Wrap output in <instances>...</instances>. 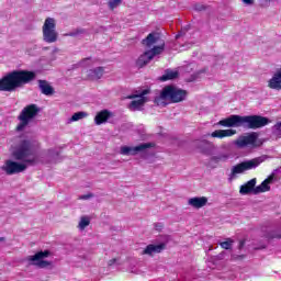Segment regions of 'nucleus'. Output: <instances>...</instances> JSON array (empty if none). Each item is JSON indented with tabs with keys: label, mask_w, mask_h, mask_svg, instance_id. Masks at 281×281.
<instances>
[{
	"label": "nucleus",
	"mask_w": 281,
	"mask_h": 281,
	"mask_svg": "<svg viewBox=\"0 0 281 281\" xmlns=\"http://www.w3.org/2000/svg\"><path fill=\"white\" fill-rule=\"evenodd\" d=\"M38 143L32 139H20L18 145L12 151V157L15 158L16 162L13 160H7L3 167V170L7 175H19V172H25L29 166H36L38 164V154L36 148Z\"/></svg>",
	"instance_id": "nucleus-1"
},
{
	"label": "nucleus",
	"mask_w": 281,
	"mask_h": 281,
	"mask_svg": "<svg viewBox=\"0 0 281 281\" xmlns=\"http://www.w3.org/2000/svg\"><path fill=\"white\" fill-rule=\"evenodd\" d=\"M36 80V72L30 70H15L0 79V91L12 93L24 85Z\"/></svg>",
	"instance_id": "nucleus-2"
},
{
	"label": "nucleus",
	"mask_w": 281,
	"mask_h": 281,
	"mask_svg": "<svg viewBox=\"0 0 281 281\" xmlns=\"http://www.w3.org/2000/svg\"><path fill=\"white\" fill-rule=\"evenodd\" d=\"M220 126H225L226 128H262L269 124V119L260 115H248V116H240L233 114L227 119L221 120L218 122Z\"/></svg>",
	"instance_id": "nucleus-3"
},
{
	"label": "nucleus",
	"mask_w": 281,
	"mask_h": 281,
	"mask_svg": "<svg viewBox=\"0 0 281 281\" xmlns=\"http://www.w3.org/2000/svg\"><path fill=\"white\" fill-rule=\"evenodd\" d=\"M143 45H145L148 50L138 57L136 61L138 67H146L155 56L164 54L166 49V42L161 40L158 33H149L147 37L143 40Z\"/></svg>",
	"instance_id": "nucleus-4"
},
{
	"label": "nucleus",
	"mask_w": 281,
	"mask_h": 281,
	"mask_svg": "<svg viewBox=\"0 0 281 281\" xmlns=\"http://www.w3.org/2000/svg\"><path fill=\"white\" fill-rule=\"evenodd\" d=\"M188 98V91L175 86H166L160 94L155 98V103L158 106H168V104H177L183 102Z\"/></svg>",
	"instance_id": "nucleus-5"
},
{
	"label": "nucleus",
	"mask_w": 281,
	"mask_h": 281,
	"mask_svg": "<svg viewBox=\"0 0 281 281\" xmlns=\"http://www.w3.org/2000/svg\"><path fill=\"white\" fill-rule=\"evenodd\" d=\"M41 113V108L36 104H29L26 105L18 116L20 123L16 126V131H25L27 128L30 121L34 120Z\"/></svg>",
	"instance_id": "nucleus-6"
},
{
	"label": "nucleus",
	"mask_w": 281,
	"mask_h": 281,
	"mask_svg": "<svg viewBox=\"0 0 281 281\" xmlns=\"http://www.w3.org/2000/svg\"><path fill=\"white\" fill-rule=\"evenodd\" d=\"M265 159H267V156H260L234 166L232 168L229 179H236V175H243L246 170H254L255 168H258L260 164L265 162Z\"/></svg>",
	"instance_id": "nucleus-7"
},
{
	"label": "nucleus",
	"mask_w": 281,
	"mask_h": 281,
	"mask_svg": "<svg viewBox=\"0 0 281 281\" xmlns=\"http://www.w3.org/2000/svg\"><path fill=\"white\" fill-rule=\"evenodd\" d=\"M42 34L44 43H56V41H58V31H56V19H45L42 26Z\"/></svg>",
	"instance_id": "nucleus-8"
},
{
	"label": "nucleus",
	"mask_w": 281,
	"mask_h": 281,
	"mask_svg": "<svg viewBox=\"0 0 281 281\" xmlns=\"http://www.w3.org/2000/svg\"><path fill=\"white\" fill-rule=\"evenodd\" d=\"M148 93H150V90L145 89L138 90L136 93L128 95V100H133L128 105L130 111H142L144 104L148 102V98H146Z\"/></svg>",
	"instance_id": "nucleus-9"
},
{
	"label": "nucleus",
	"mask_w": 281,
	"mask_h": 281,
	"mask_svg": "<svg viewBox=\"0 0 281 281\" xmlns=\"http://www.w3.org/2000/svg\"><path fill=\"white\" fill-rule=\"evenodd\" d=\"M261 144L262 143L258 140V133L256 132L241 135L235 140L237 148H258Z\"/></svg>",
	"instance_id": "nucleus-10"
},
{
	"label": "nucleus",
	"mask_w": 281,
	"mask_h": 281,
	"mask_svg": "<svg viewBox=\"0 0 281 281\" xmlns=\"http://www.w3.org/2000/svg\"><path fill=\"white\" fill-rule=\"evenodd\" d=\"M49 257V250L36 252L33 256H29L26 258L29 265H33V267H37L38 269H45L52 265L49 261L45 260V258Z\"/></svg>",
	"instance_id": "nucleus-11"
},
{
	"label": "nucleus",
	"mask_w": 281,
	"mask_h": 281,
	"mask_svg": "<svg viewBox=\"0 0 281 281\" xmlns=\"http://www.w3.org/2000/svg\"><path fill=\"white\" fill-rule=\"evenodd\" d=\"M147 148H153V144L143 143L135 147L122 146L121 155H125V156L137 155L138 153H144V150H147Z\"/></svg>",
	"instance_id": "nucleus-12"
},
{
	"label": "nucleus",
	"mask_w": 281,
	"mask_h": 281,
	"mask_svg": "<svg viewBox=\"0 0 281 281\" xmlns=\"http://www.w3.org/2000/svg\"><path fill=\"white\" fill-rule=\"evenodd\" d=\"M268 89L281 91V68H277L272 72V77L268 80Z\"/></svg>",
	"instance_id": "nucleus-13"
},
{
	"label": "nucleus",
	"mask_w": 281,
	"mask_h": 281,
	"mask_svg": "<svg viewBox=\"0 0 281 281\" xmlns=\"http://www.w3.org/2000/svg\"><path fill=\"white\" fill-rule=\"evenodd\" d=\"M273 179H276V175H270L261 184L257 186L254 190V194H262V192H269L271 190L270 183H273Z\"/></svg>",
	"instance_id": "nucleus-14"
},
{
	"label": "nucleus",
	"mask_w": 281,
	"mask_h": 281,
	"mask_svg": "<svg viewBox=\"0 0 281 281\" xmlns=\"http://www.w3.org/2000/svg\"><path fill=\"white\" fill-rule=\"evenodd\" d=\"M164 249H166L165 244H158V245L150 244L143 250L142 254L143 256H155V254H161Z\"/></svg>",
	"instance_id": "nucleus-15"
},
{
	"label": "nucleus",
	"mask_w": 281,
	"mask_h": 281,
	"mask_svg": "<svg viewBox=\"0 0 281 281\" xmlns=\"http://www.w3.org/2000/svg\"><path fill=\"white\" fill-rule=\"evenodd\" d=\"M188 205H191V207H194L195 210H201V207H205V205H207V198H191L188 200Z\"/></svg>",
	"instance_id": "nucleus-16"
},
{
	"label": "nucleus",
	"mask_w": 281,
	"mask_h": 281,
	"mask_svg": "<svg viewBox=\"0 0 281 281\" xmlns=\"http://www.w3.org/2000/svg\"><path fill=\"white\" fill-rule=\"evenodd\" d=\"M207 135L216 137L217 139H224V137H234V135H236V130H217Z\"/></svg>",
	"instance_id": "nucleus-17"
},
{
	"label": "nucleus",
	"mask_w": 281,
	"mask_h": 281,
	"mask_svg": "<svg viewBox=\"0 0 281 281\" xmlns=\"http://www.w3.org/2000/svg\"><path fill=\"white\" fill-rule=\"evenodd\" d=\"M38 88L43 95H54V87L47 80H38Z\"/></svg>",
	"instance_id": "nucleus-18"
},
{
	"label": "nucleus",
	"mask_w": 281,
	"mask_h": 281,
	"mask_svg": "<svg viewBox=\"0 0 281 281\" xmlns=\"http://www.w3.org/2000/svg\"><path fill=\"white\" fill-rule=\"evenodd\" d=\"M256 178L249 180L246 184H243L240 187V190H239V193L240 194H249L252 192L254 194V191L256 190Z\"/></svg>",
	"instance_id": "nucleus-19"
},
{
	"label": "nucleus",
	"mask_w": 281,
	"mask_h": 281,
	"mask_svg": "<svg viewBox=\"0 0 281 281\" xmlns=\"http://www.w3.org/2000/svg\"><path fill=\"white\" fill-rule=\"evenodd\" d=\"M104 76V67H97L88 71L89 80H100Z\"/></svg>",
	"instance_id": "nucleus-20"
},
{
	"label": "nucleus",
	"mask_w": 281,
	"mask_h": 281,
	"mask_svg": "<svg viewBox=\"0 0 281 281\" xmlns=\"http://www.w3.org/2000/svg\"><path fill=\"white\" fill-rule=\"evenodd\" d=\"M111 115L112 114L109 110H102L95 115L94 122L98 126H100V124H104V122H106Z\"/></svg>",
	"instance_id": "nucleus-21"
},
{
	"label": "nucleus",
	"mask_w": 281,
	"mask_h": 281,
	"mask_svg": "<svg viewBox=\"0 0 281 281\" xmlns=\"http://www.w3.org/2000/svg\"><path fill=\"white\" fill-rule=\"evenodd\" d=\"M175 78H179V71L167 70L162 78H160V80H162V82H166V80H175Z\"/></svg>",
	"instance_id": "nucleus-22"
},
{
	"label": "nucleus",
	"mask_w": 281,
	"mask_h": 281,
	"mask_svg": "<svg viewBox=\"0 0 281 281\" xmlns=\"http://www.w3.org/2000/svg\"><path fill=\"white\" fill-rule=\"evenodd\" d=\"M87 112H76L69 120L68 124H71V122H78L80 120H85L87 117Z\"/></svg>",
	"instance_id": "nucleus-23"
},
{
	"label": "nucleus",
	"mask_w": 281,
	"mask_h": 281,
	"mask_svg": "<svg viewBox=\"0 0 281 281\" xmlns=\"http://www.w3.org/2000/svg\"><path fill=\"white\" fill-rule=\"evenodd\" d=\"M122 1L124 0H110L108 2L109 10L113 12V10H116V8H120L122 5Z\"/></svg>",
	"instance_id": "nucleus-24"
},
{
	"label": "nucleus",
	"mask_w": 281,
	"mask_h": 281,
	"mask_svg": "<svg viewBox=\"0 0 281 281\" xmlns=\"http://www.w3.org/2000/svg\"><path fill=\"white\" fill-rule=\"evenodd\" d=\"M90 224H91V220L89 217H87V216H82L80 218L78 227H79V229L82 231V229L89 227Z\"/></svg>",
	"instance_id": "nucleus-25"
},
{
	"label": "nucleus",
	"mask_w": 281,
	"mask_h": 281,
	"mask_svg": "<svg viewBox=\"0 0 281 281\" xmlns=\"http://www.w3.org/2000/svg\"><path fill=\"white\" fill-rule=\"evenodd\" d=\"M214 161H227L229 159V154H221L213 157Z\"/></svg>",
	"instance_id": "nucleus-26"
},
{
	"label": "nucleus",
	"mask_w": 281,
	"mask_h": 281,
	"mask_svg": "<svg viewBox=\"0 0 281 281\" xmlns=\"http://www.w3.org/2000/svg\"><path fill=\"white\" fill-rule=\"evenodd\" d=\"M86 32L85 29H77L76 31L66 34V36H80V34H86Z\"/></svg>",
	"instance_id": "nucleus-27"
},
{
	"label": "nucleus",
	"mask_w": 281,
	"mask_h": 281,
	"mask_svg": "<svg viewBox=\"0 0 281 281\" xmlns=\"http://www.w3.org/2000/svg\"><path fill=\"white\" fill-rule=\"evenodd\" d=\"M233 244L234 241L232 239H228L226 241H222L220 246L222 247V249H232Z\"/></svg>",
	"instance_id": "nucleus-28"
},
{
	"label": "nucleus",
	"mask_w": 281,
	"mask_h": 281,
	"mask_svg": "<svg viewBox=\"0 0 281 281\" xmlns=\"http://www.w3.org/2000/svg\"><path fill=\"white\" fill-rule=\"evenodd\" d=\"M193 8L196 12H203V11L207 10V7H205V4H201V3L194 4Z\"/></svg>",
	"instance_id": "nucleus-29"
},
{
	"label": "nucleus",
	"mask_w": 281,
	"mask_h": 281,
	"mask_svg": "<svg viewBox=\"0 0 281 281\" xmlns=\"http://www.w3.org/2000/svg\"><path fill=\"white\" fill-rule=\"evenodd\" d=\"M79 199L81 201H89V199H93V193H88V194L80 195Z\"/></svg>",
	"instance_id": "nucleus-30"
},
{
	"label": "nucleus",
	"mask_w": 281,
	"mask_h": 281,
	"mask_svg": "<svg viewBox=\"0 0 281 281\" xmlns=\"http://www.w3.org/2000/svg\"><path fill=\"white\" fill-rule=\"evenodd\" d=\"M268 238H281L280 232H272L268 235Z\"/></svg>",
	"instance_id": "nucleus-31"
},
{
	"label": "nucleus",
	"mask_w": 281,
	"mask_h": 281,
	"mask_svg": "<svg viewBox=\"0 0 281 281\" xmlns=\"http://www.w3.org/2000/svg\"><path fill=\"white\" fill-rule=\"evenodd\" d=\"M274 128L277 130L278 136L281 138V122L277 123Z\"/></svg>",
	"instance_id": "nucleus-32"
},
{
	"label": "nucleus",
	"mask_w": 281,
	"mask_h": 281,
	"mask_svg": "<svg viewBox=\"0 0 281 281\" xmlns=\"http://www.w3.org/2000/svg\"><path fill=\"white\" fill-rule=\"evenodd\" d=\"M241 2L244 3V5H254V3H256V0H241Z\"/></svg>",
	"instance_id": "nucleus-33"
},
{
	"label": "nucleus",
	"mask_w": 281,
	"mask_h": 281,
	"mask_svg": "<svg viewBox=\"0 0 281 281\" xmlns=\"http://www.w3.org/2000/svg\"><path fill=\"white\" fill-rule=\"evenodd\" d=\"M89 60H91V58H86L81 61V66L85 67L87 64L86 63H89Z\"/></svg>",
	"instance_id": "nucleus-34"
},
{
	"label": "nucleus",
	"mask_w": 281,
	"mask_h": 281,
	"mask_svg": "<svg viewBox=\"0 0 281 281\" xmlns=\"http://www.w3.org/2000/svg\"><path fill=\"white\" fill-rule=\"evenodd\" d=\"M201 144H203L204 146H210V144H212V143H210L207 140H201Z\"/></svg>",
	"instance_id": "nucleus-35"
},
{
	"label": "nucleus",
	"mask_w": 281,
	"mask_h": 281,
	"mask_svg": "<svg viewBox=\"0 0 281 281\" xmlns=\"http://www.w3.org/2000/svg\"><path fill=\"white\" fill-rule=\"evenodd\" d=\"M115 262H116V259L110 260V261H109L110 267L113 266V265H115Z\"/></svg>",
	"instance_id": "nucleus-36"
},
{
	"label": "nucleus",
	"mask_w": 281,
	"mask_h": 281,
	"mask_svg": "<svg viewBox=\"0 0 281 281\" xmlns=\"http://www.w3.org/2000/svg\"><path fill=\"white\" fill-rule=\"evenodd\" d=\"M48 153H49L50 157H54V150L53 149L48 150Z\"/></svg>",
	"instance_id": "nucleus-37"
},
{
	"label": "nucleus",
	"mask_w": 281,
	"mask_h": 281,
	"mask_svg": "<svg viewBox=\"0 0 281 281\" xmlns=\"http://www.w3.org/2000/svg\"><path fill=\"white\" fill-rule=\"evenodd\" d=\"M3 241H5V238L0 237V243H3Z\"/></svg>",
	"instance_id": "nucleus-38"
},
{
	"label": "nucleus",
	"mask_w": 281,
	"mask_h": 281,
	"mask_svg": "<svg viewBox=\"0 0 281 281\" xmlns=\"http://www.w3.org/2000/svg\"><path fill=\"white\" fill-rule=\"evenodd\" d=\"M180 35H176V38H179Z\"/></svg>",
	"instance_id": "nucleus-39"
}]
</instances>
